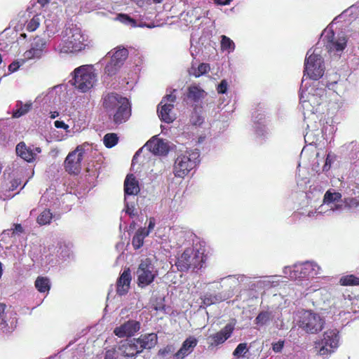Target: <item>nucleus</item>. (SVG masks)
I'll return each mask as SVG.
<instances>
[{
	"label": "nucleus",
	"mask_w": 359,
	"mask_h": 359,
	"mask_svg": "<svg viewBox=\"0 0 359 359\" xmlns=\"http://www.w3.org/2000/svg\"><path fill=\"white\" fill-rule=\"evenodd\" d=\"M102 107L116 125L126 122L131 116L129 100L115 92L108 93L102 97Z\"/></svg>",
	"instance_id": "obj_1"
},
{
	"label": "nucleus",
	"mask_w": 359,
	"mask_h": 359,
	"mask_svg": "<svg viewBox=\"0 0 359 359\" xmlns=\"http://www.w3.org/2000/svg\"><path fill=\"white\" fill-rule=\"evenodd\" d=\"M200 152L198 149L186 151L179 155L175 161L173 173L175 177L184 178L200 162Z\"/></svg>",
	"instance_id": "obj_2"
},
{
	"label": "nucleus",
	"mask_w": 359,
	"mask_h": 359,
	"mask_svg": "<svg viewBox=\"0 0 359 359\" xmlns=\"http://www.w3.org/2000/svg\"><path fill=\"white\" fill-rule=\"evenodd\" d=\"M85 39L80 29L67 28L65 36L57 48L61 53H74L83 50L86 47Z\"/></svg>",
	"instance_id": "obj_3"
},
{
	"label": "nucleus",
	"mask_w": 359,
	"mask_h": 359,
	"mask_svg": "<svg viewBox=\"0 0 359 359\" xmlns=\"http://www.w3.org/2000/svg\"><path fill=\"white\" fill-rule=\"evenodd\" d=\"M203 262V253L189 248L177 258L175 266L180 271L186 272L191 269L201 268Z\"/></svg>",
	"instance_id": "obj_4"
},
{
	"label": "nucleus",
	"mask_w": 359,
	"mask_h": 359,
	"mask_svg": "<svg viewBox=\"0 0 359 359\" xmlns=\"http://www.w3.org/2000/svg\"><path fill=\"white\" fill-rule=\"evenodd\" d=\"M96 74L91 68L81 66L74 71L72 85L83 93L91 89L96 81Z\"/></svg>",
	"instance_id": "obj_5"
},
{
	"label": "nucleus",
	"mask_w": 359,
	"mask_h": 359,
	"mask_svg": "<svg viewBox=\"0 0 359 359\" xmlns=\"http://www.w3.org/2000/svg\"><path fill=\"white\" fill-rule=\"evenodd\" d=\"M339 334L337 329L328 330L323 333V339L316 341V348L320 355H329L334 353L339 346Z\"/></svg>",
	"instance_id": "obj_6"
},
{
	"label": "nucleus",
	"mask_w": 359,
	"mask_h": 359,
	"mask_svg": "<svg viewBox=\"0 0 359 359\" xmlns=\"http://www.w3.org/2000/svg\"><path fill=\"white\" fill-rule=\"evenodd\" d=\"M137 283L140 287H144L152 283L158 276V270L149 258L141 261L136 271Z\"/></svg>",
	"instance_id": "obj_7"
},
{
	"label": "nucleus",
	"mask_w": 359,
	"mask_h": 359,
	"mask_svg": "<svg viewBox=\"0 0 359 359\" xmlns=\"http://www.w3.org/2000/svg\"><path fill=\"white\" fill-rule=\"evenodd\" d=\"M324 323V320L318 314L311 311H304L300 316L298 325L306 332L316 334L323 330Z\"/></svg>",
	"instance_id": "obj_8"
},
{
	"label": "nucleus",
	"mask_w": 359,
	"mask_h": 359,
	"mask_svg": "<svg viewBox=\"0 0 359 359\" xmlns=\"http://www.w3.org/2000/svg\"><path fill=\"white\" fill-rule=\"evenodd\" d=\"M325 72L324 61L320 55L313 53L306 57L304 62V74L312 80L320 79Z\"/></svg>",
	"instance_id": "obj_9"
},
{
	"label": "nucleus",
	"mask_w": 359,
	"mask_h": 359,
	"mask_svg": "<svg viewBox=\"0 0 359 359\" xmlns=\"http://www.w3.org/2000/svg\"><path fill=\"white\" fill-rule=\"evenodd\" d=\"M85 150L83 145H79L69 152L64 162V167L69 174L78 175L81 170V162L83 158Z\"/></svg>",
	"instance_id": "obj_10"
},
{
	"label": "nucleus",
	"mask_w": 359,
	"mask_h": 359,
	"mask_svg": "<svg viewBox=\"0 0 359 359\" xmlns=\"http://www.w3.org/2000/svg\"><path fill=\"white\" fill-rule=\"evenodd\" d=\"M176 101V96L172 93L164 96L158 105L157 113L160 119L167 123H172L174 117L171 112L174 108V103Z\"/></svg>",
	"instance_id": "obj_11"
},
{
	"label": "nucleus",
	"mask_w": 359,
	"mask_h": 359,
	"mask_svg": "<svg viewBox=\"0 0 359 359\" xmlns=\"http://www.w3.org/2000/svg\"><path fill=\"white\" fill-rule=\"evenodd\" d=\"M234 327L231 324L226 325L221 330L210 334L208 338L209 348L216 347L224 343L232 334Z\"/></svg>",
	"instance_id": "obj_12"
},
{
	"label": "nucleus",
	"mask_w": 359,
	"mask_h": 359,
	"mask_svg": "<svg viewBox=\"0 0 359 359\" xmlns=\"http://www.w3.org/2000/svg\"><path fill=\"white\" fill-rule=\"evenodd\" d=\"M117 349L121 355L126 358H133L141 353L135 338L121 341Z\"/></svg>",
	"instance_id": "obj_13"
},
{
	"label": "nucleus",
	"mask_w": 359,
	"mask_h": 359,
	"mask_svg": "<svg viewBox=\"0 0 359 359\" xmlns=\"http://www.w3.org/2000/svg\"><path fill=\"white\" fill-rule=\"evenodd\" d=\"M140 329V322L135 320H129L118 327H116L114 333L116 336L121 338L133 336Z\"/></svg>",
	"instance_id": "obj_14"
},
{
	"label": "nucleus",
	"mask_w": 359,
	"mask_h": 359,
	"mask_svg": "<svg viewBox=\"0 0 359 359\" xmlns=\"http://www.w3.org/2000/svg\"><path fill=\"white\" fill-rule=\"evenodd\" d=\"M313 265L311 262L297 264L290 271V276L293 279H303L313 275Z\"/></svg>",
	"instance_id": "obj_15"
},
{
	"label": "nucleus",
	"mask_w": 359,
	"mask_h": 359,
	"mask_svg": "<svg viewBox=\"0 0 359 359\" xmlns=\"http://www.w3.org/2000/svg\"><path fill=\"white\" fill-rule=\"evenodd\" d=\"M149 150L156 155H166L169 147L166 142L156 137H153L145 144Z\"/></svg>",
	"instance_id": "obj_16"
},
{
	"label": "nucleus",
	"mask_w": 359,
	"mask_h": 359,
	"mask_svg": "<svg viewBox=\"0 0 359 359\" xmlns=\"http://www.w3.org/2000/svg\"><path fill=\"white\" fill-rule=\"evenodd\" d=\"M198 340L196 337L190 336L185 339L180 350L174 354V359H183L190 354L197 346Z\"/></svg>",
	"instance_id": "obj_17"
},
{
	"label": "nucleus",
	"mask_w": 359,
	"mask_h": 359,
	"mask_svg": "<svg viewBox=\"0 0 359 359\" xmlns=\"http://www.w3.org/2000/svg\"><path fill=\"white\" fill-rule=\"evenodd\" d=\"M46 45V42L43 39L39 36L35 37L33 43H32V48L25 52V57L28 59L40 57Z\"/></svg>",
	"instance_id": "obj_18"
},
{
	"label": "nucleus",
	"mask_w": 359,
	"mask_h": 359,
	"mask_svg": "<svg viewBox=\"0 0 359 359\" xmlns=\"http://www.w3.org/2000/svg\"><path fill=\"white\" fill-rule=\"evenodd\" d=\"M137 344H138V348L142 353L144 349H151L154 348L158 341L157 334L155 333H148L140 335L138 338H135Z\"/></svg>",
	"instance_id": "obj_19"
},
{
	"label": "nucleus",
	"mask_w": 359,
	"mask_h": 359,
	"mask_svg": "<svg viewBox=\"0 0 359 359\" xmlns=\"http://www.w3.org/2000/svg\"><path fill=\"white\" fill-rule=\"evenodd\" d=\"M325 37L327 38L326 48L328 51H342L346 46V38L341 36L336 39L333 32H331Z\"/></svg>",
	"instance_id": "obj_20"
},
{
	"label": "nucleus",
	"mask_w": 359,
	"mask_h": 359,
	"mask_svg": "<svg viewBox=\"0 0 359 359\" xmlns=\"http://www.w3.org/2000/svg\"><path fill=\"white\" fill-rule=\"evenodd\" d=\"M131 282L130 269H126L117 280L116 292L119 295L126 294L129 290Z\"/></svg>",
	"instance_id": "obj_21"
},
{
	"label": "nucleus",
	"mask_w": 359,
	"mask_h": 359,
	"mask_svg": "<svg viewBox=\"0 0 359 359\" xmlns=\"http://www.w3.org/2000/svg\"><path fill=\"white\" fill-rule=\"evenodd\" d=\"M140 191L138 181L133 174L127 175L124 181L125 195H137Z\"/></svg>",
	"instance_id": "obj_22"
},
{
	"label": "nucleus",
	"mask_w": 359,
	"mask_h": 359,
	"mask_svg": "<svg viewBox=\"0 0 359 359\" xmlns=\"http://www.w3.org/2000/svg\"><path fill=\"white\" fill-rule=\"evenodd\" d=\"M15 151L17 154L27 162H32L35 160L36 153L24 142H20L17 144Z\"/></svg>",
	"instance_id": "obj_23"
},
{
	"label": "nucleus",
	"mask_w": 359,
	"mask_h": 359,
	"mask_svg": "<svg viewBox=\"0 0 359 359\" xmlns=\"http://www.w3.org/2000/svg\"><path fill=\"white\" fill-rule=\"evenodd\" d=\"M206 93L198 85H191L187 88V97L189 100L198 102L204 98Z\"/></svg>",
	"instance_id": "obj_24"
},
{
	"label": "nucleus",
	"mask_w": 359,
	"mask_h": 359,
	"mask_svg": "<svg viewBox=\"0 0 359 359\" xmlns=\"http://www.w3.org/2000/svg\"><path fill=\"white\" fill-rule=\"evenodd\" d=\"M32 107V102H28L23 104L22 102L18 101L15 105V109L13 111V118H20L28 113Z\"/></svg>",
	"instance_id": "obj_25"
},
{
	"label": "nucleus",
	"mask_w": 359,
	"mask_h": 359,
	"mask_svg": "<svg viewBox=\"0 0 359 359\" xmlns=\"http://www.w3.org/2000/svg\"><path fill=\"white\" fill-rule=\"evenodd\" d=\"M148 236V231H146L145 228H140L135 233L132 245L135 249L140 248L144 244V239Z\"/></svg>",
	"instance_id": "obj_26"
},
{
	"label": "nucleus",
	"mask_w": 359,
	"mask_h": 359,
	"mask_svg": "<svg viewBox=\"0 0 359 359\" xmlns=\"http://www.w3.org/2000/svg\"><path fill=\"white\" fill-rule=\"evenodd\" d=\"M35 287L39 292L44 293L50 289L49 279L46 277L39 276L34 283Z\"/></svg>",
	"instance_id": "obj_27"
},
{
	"label": "nucleus",
	"mask_w": 359,
	"mask_h": 359,
	"mask_svg": "<svg viewBox=\"0 0 359 359\" xmlns=\"http://www.w3.org/2000/svg\"><path fill=\"white\" fill-rule=\"evenodd\" d=\"M128 56V50L126 48H118L111 55V59L122 66Z\"/></svg>",
	"instance_id": "obj_28"
},
{
	"label": "nucleus",
	"mask_w": 359,
	"mask_h": 359,
	"mask_svg": "<svg viewBox=\"0 0 359 359\" xmlns=\"http://www.w3.org/2000/svg\"><path fill=\"white\" fill-rule=\"evenodd\" d=\"M341 194L339 192H331L330 190L327 191L324 195V203L329 204L333 202L340 201L341 199Z\"/></svg>",
	"instance_id": "obj_29"
},
{
	"label": "nucleus",
	"mask_w": 359,
	"mask_h": 359,
	"mask_svg": "<svg viewBox=\"0 0 359 359\" xmlns=\"http://www.w3.org/2000/svg\"><path fill=\"white\" fill-rule=\"evenodd\" d=\"M40 23V15L36 14L34 15V17L30 20L27 22L25 25V29L29 32H34L39 27Z\"/></svg>",
	"instance_id": "obj_30"
},
{
	"label": "nucleus",
	"mask_w": 359,
	"mask_h": 359,
	"mask_svg": "<svg viewBox=\"0 0 359 359\" xmlns=\"http://www.w3.org/2000/svg\"><path fill=\"white\" fill-rule=\"evenodd\" d=\"M118 137L116 133H107L104 136L103 142L107 148H112L117 144Z\"/></svg>",
	"instance_id": "obj_31"
},
{
	"label": "nucleus",
	"mask_w": 359,
	"mask_h": 359,
	"mask_svg": "<svg viewBox=\"0 0 359 359\" xmlns=\"http://www.w3.org/2000/svg\"><path fill=\"white\" fill-rule=\"evenodd\" d=\"M339 283L341 285H359V278L354 275H347L340 278Z\"/></svg>",
	"instance_id": "obj_32"
},
{
	"label": "nucleus",
	"mask_w": 359,
	"mask_h": 359,
	"mask_svg": "<svg viewBox=\"0 0 359 359\" xmlns=\"http://www.w3.org/2000/svg\"><path fill=\"white\" fill-rule=\"evenodd\" d=\"M221 49L222 50H228L232 52L235 49V44L233 41L225 35L221 36Z\"/></svg>",
	"instance_id": "obj_33"
},
{
	"label": "nucleus",
	"mask_w": 359,
	"mask_h": 359,
	"mask_svg": "<svg viewBox=\"0 0 359 359\" xmlns=\"http://www.w3.org/2000/svg\"><path fill=\"white\" fill-rule=\"evenodd\" d=\"M121 67V65L111 59L110 62L107 64L104 72L108 76L115 75Z\"/></svg>",
	"instance_id": "obj_34"
},
{
	"label": "nucleus",
	"mask_w": 359,
	"mask_h": 359,
	"mask_svg": "<svg viewBox=\"0 0 359 359\" xmlns=\"http://www.w3.org/2000/svg\"><path fill=\"white\" fill-rule=\"evenodd\" d=\"M271 314L269 311H262L255 318V324L259 326L266 325L271 320Z\"/></svg>",
	"instance_id": "obj_35"
},
{
	"label": "nucleus",
	"mask_w": 359,
	"mask_h": 359,
	"mask_svg": "<svg viewBox=\"0 0 359 359\" xmlns=\"http://www.w3.org/2000/svg\"><path fill=\"white\" fill-rule=\"evenodd\" d=\"M53 215L50 210H43L37 217V222L40 225H46L50 222Z\"/></svg>",
	"instance_id": "obj_36"
},
{
	"label": "nucleus",
	"mask_w": 359,
	"mask_h": 359,
	"mask_svg": "<svg viewBox=\"0 0 359 359\" xmlns=\"http://www.w3.org/2000/svg\"><path fill=\"white\" fill-rule=\"evenodd\" d=\"M116 19L124 25H130L132 27H137V21L125 13L117 15Z\"/></svg>",
	"instance_id": "obj_37"
},
{
	"label": "nucleus",
	"mask_w": 359,
	"mask_h": 359,
	"mask_svg": "<svg viewBox=\"0 0 359 359\" xmlns=\"http://www.w3.org/2000/svg\"><path fill=\"white\" fill-rule=\"evenodd\" d=\"M248 351V346L246 343H241L239 344L235 350L233 352V355L239 358L244 355V354Z\"/></svg>",
	"instance_id": "obj_38"
},
{
	"label": "nucleus",
	"mask_w": 359,
	"mask_h": 359,
	"mask_svg": "<svg viewBox=\"0 0 359 359\" xmlns=\"http://www.w3.org/2000/svg\"><path fill=\"white\" fill-rule=\"evenodd\" d=\"M210 69V65L208 63H201L198 65V68L195 69L194 75L195 77H199L207 72H208Z\"/></svg>",
	"instance_id": "obj_39"
},
{
	"label": "nucleus",
	"mask_w": 359,
	"mask_h": 359,
	"mask_svg": "<svg viewBox=\"0 0 359 359\" xmlns=\"http://www.w3.org/2000/svg\"><path fill=\"white\" fill-rule=\"evenodd\" d=\"M6 305L4 303H0V329L6 328L8 325L5 316V309Z\"/></svg>",
	"instance_id": "obj_40"
},
{
	"label": "nucleus",
	"mask_w": 359,
	"mask_h": 359,
	"mask_svg": "<svg viewBox=\"0 0 359 359\" xmlns=\"http://www.w3.org/2000/svg\"><path fill=\"white\" fill-rule=\"evenodd\" d=\"M215 300L216 297L212 296V294H205L202 298V302L206 306L213 304Z\"/></svg>",
	"instance_id": "obj_41"
},
{
	"label": "nucleus",
	"mask_w": 359,
	"mask_h": 359,
	"mask_svg": "<svg viewBox=\"0 0 359 359\" xmlns=\"http://www.w3.org/2000/svg\"><path fill=\"white\" fill-rule=\"evenodd\" d=\"M346 206L348 208H356L359 206V201L356 198H347L344 200Z\"/></svg>",
	"instance_id": "obj_42"
},
{
	"label": "nucleus",
	"mask_w": 359,
	"mask_h": 359,
	"mask_svg": "<svg viewBox=\"0 0 359 359\" xmlns=\"http://www.w3.org/2000/svg\"><path fill=\"white\" fill-rule=\"evenodd\" d=\"M228 83L226 80H222L217 88V93L219 94H224L227 91Z\"/></svg>",
	"instance_id": "obj_43"
},
{
	"label": "nucleus",
	"mask_w": 359,
	"mask_h": 359,
	"mask_svg": "<svg viewBox=\"0 0 359 359\" xmlns=\"http://www.w3.org/2000/svg\"><path fill=\"white\" fill-rule=\"evenodd\" d=\"M13 226L14 229L10 230L12 231V236H14L15 234H20L24 232V229L20 224H14Z\"/></svg>",
	"instance_id": "obj_44"
},
{
	"label": "nucleus",
	"mask_w": 359,
	"mask_h": 359,
	"mask_svg": "<svg viewBox=\"0 0 359 359\" xmlns=\"http://www.w3.org/2000/svg\"><path fill=\"white\" fill-rule=\"evenodd\" d=\"M283 346H284V341H281V340L272 344V348L276 353L280 352L282 351Z\"/></svg>",
	"instance_id": "obj_45"
},
{
	"label": "nucleus",
	"mask_w": 359,
	"mask_h": 359,
	"mask_svg": "<svg viewBox=\"0 0 359 359\" xmlns=\"http://www.w3.org/2000/svg\"><path fill=\"white\" fill-rule=\"evenodd\" d=\"M104 359H118L116 350L114 348L107 350L105 353Z\"/></svg>",
	"instance_id": "obj_46"
},
{
	"label": "nucleus",
	"mask_w": 359,
	"mask_h": 359,
	"mask_svg": "<svg viewBox=\"0 0 359 359\" xmlns=\"http://www.w3.org/2000/svg\"><path fill=\"white\" fill-rule=\"evenodd\" d=\"M20 67V65L18 62H13L8 66V71L10 72H14L17 71Z\"/></svg>",
	"instance_id": "obj_47"
},
{
	"label": "nucleus",
	"mask_w": 359,
	"mask_h": 359,
	"mask_svg": "<svg viewBox=\"0 0 359 359\" xmlns=\"http://www.w3.org/2000/svg\"><path fill=\"white\" fill-rule=\"evenodd\" d=\"M155 219L154 217H150L149 219V225L146 231H148V234L154 229L155 226Z\"/></svg>",
	"instance_id": "obj_48"
},
{
	"label": "nucleus",
	"mask_w": 359,
	"mask_h": 359,
	"mask_svg": "<svg viewBox=\"0 0 359 359\" xmlns=\"http://www.w3.org/2000/svg\"><path fill=\"white\" fill-rule=\"evenodd\" d=\"M54 125L57 128L67 129L68 128V126L61 121H55Z\"/></svg>",
	"instance_id": "obj_49"
},
{
	"label": "nucleus",
	"mask_w": 359,
	"mask_h": 359,
	"mask_svg": "<svg viewBox=\"0 0 359 359\" xmlns=\"http://www.w3.org/2000/svg\"><path fill=\"white\" fill-rule=\"evenodd\" d=\"M231 0H215V3L217 5L225 6L230 4Z\"/></svg>",
	"instance_id": "obj_50"
},
{
	"label": "nucleus",
	"mask_w": 359,
	"mask_h": 359,
	"mask_svg": "<svg viewBox=\"0 0 359 359\" xmlns=\"http://www.w3.org/2000/svg\"><path fill=\"white\" fill-rule=\"evenodd\" d=\"M170 351V348L167 346L166 348L163 349L159 350V354L162 355H165L166 353H168Z\"/></svg>",
	"instance_id": "obj_51"
},
{
	"label": "nucleus",
	"mask_w": 359,
	"mask_h": 359,
	"mask_svg": "<svg viewBox=\"0 0 359 359\" xmlns=\"http://www.w3.org/2000/svg\"><path fill=\"white\" fill-rule=\"evenodd\" d=\"M18 185H19V184H18V181L17 180H13L11 182V187L9 188V189L13 191L14 189H15L18 187Z\"/></svg>",
	"instance_id": "obj_52"
},
{
	"label": "nucleus",
	"mask_w": 359,
	"mask_h": 359,
	"mask_svg": "<svg viewBox=\"0 0 359 359\" xmlns=\"http://www.w3.org/2000/svg\"><path fill=\"white\" fill-rule=\"evenodd\" d=\"M330 163H331V160L330 159V154H328L327 156V158H326V161H325V164L324 165V169L327 166L329 165V167L330 166Z\"/></svg>",
	"instance_id": "obj_53"
},
{
	"label": "nucleus",
	"mask_w": 359,
	"mask_h": 359,
	"mask_svg": "<svg viewBox=\"0 0 359 359\" xmlns=\"http://www.w3.org/2000/svg\"><path fill=\"white\" fill-rule=\"evenodd\" d=\"M58 116H59V113L57 111H53V112H50V118L51 119H54L56 117H57Z\"/></svg>",
	"instance_id": "obj_54"
},
{
	"label": "nucleus",
	"mask_w": 359,
	"mask_h": 359,
	"mask_svg": "<svg viewBox=\"0 0 359 359\" xmlns=\"http://www.w3.org/2000/svg\"><path fill=\"white\" fill-rule=\"evenodd\" d=\"M38 3L40 4L41 6H45L48 4L50 1V0H37Z\"/></svg>",
	"instance_id": "obj_55"
},
{
	"label": "nucleus",
	"mask_w": 359,
	"mask_h": 359,
	"mask_svg": "<svg viewBox=\"0 0 359 359\" xmlns=\"http://www.w3.org/2000/svg\"><path fill=\"white\" fill-rule=\"evenodd\" d=\"M202 123H203V119L200 116H198V121L196 122H194V124L195 125H196V124L201 125Z\"/></svg>",
	"instance_id": "obj_56"
},
{
	"label": "nucleus",
	"mask_w": 359,
	"mask_h": 359,
	"mask_svg": "<svg viewBox=\"0 0 359 359\" xmlns=\"http://www.w3.org/2000/svg\"><path fill=\"white\" fill-rule=\"evenodd\" d=\"M34 150V153H41V149L40 147H35Z\"/></svg>",
	"instance_id": "obj_57"
},
{
	"label": "nucleus",
	"mask_w": 359,
	"mask_h": 359,
	"mask_svg": "<svg viewBox=\"0 0 359 359\" xmlns=\"http://www.w3.org/2000/svg\"><path fill=\"white\" fill-rule=\"evenodd\" d=\"M163 0H153V2L154 4H160L162 2Z\"/></svg>",
	"instance_id": "obj_58"
},
{
	"label": "nucleus",
	"mask_w": 359,
	"mask_h": 359,
	"mask_svg": "<svg viewBox=\"0 0 359 359\" xmlns=\"http://www.w3.org/2000/svg\"><path fill=\"white\" fill-rule=\"evenodd\" d=\"M1 276H2V267H1V263L0 262V278H1Z\"/></svg>",
	"instance_id": "obj_59"
},
{
	"label": "nucleus",
	"mask_w": 359,
	"mask_h": 359,
	"mask_svg": "<svg viewBox=\"0 0 359 359\" xmlns=\"http://www.w3.org/2000/svg\"><path fill=\"white\" fill-rule=\"evenodd\" d=\"M21 36H22L23 38H26L27 36H26V34H22Z\"/></svg>",
	"instance_id": "obj_60"
},
{
	"label": "nucleus",
	"mask_w": 359,
	"mask_h": 359,
	"mask_svg": "<svg viewBox=\"0 0 359 359\" xmlns=\"http://www.w3.org/2000/svg\"><path fill=\"white\" fill-rule=\"evenodd\" d=\"M2 62V57H1V55L0 54V64Z\"/></svg>",
	"instance_id": "obj_61"
},
{
	"label": "nucleus",
	"mask_w": 359,
	"mask_h": 359,
	"mask_svg": "<svg viewBox=\"0 0 359 359\" xmlns=\"http://www.w3.org/2000/svg\"><path fill=\"white\" fill-rule=\"evenodd\" d=\"M201 141H203V139L201 137L199 140V142H201Z\"/></svg>",
	"instance_id": "obj_62"
}]
</instances>
